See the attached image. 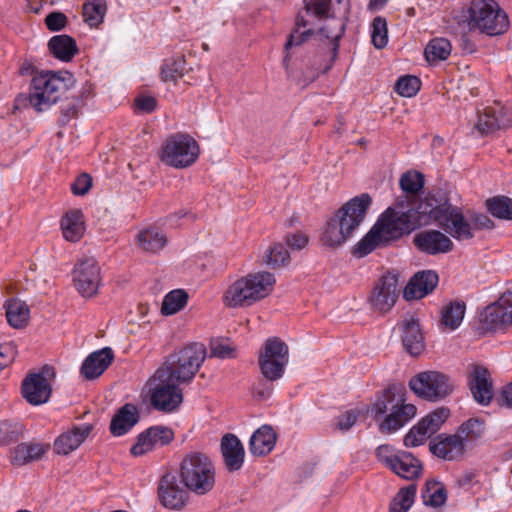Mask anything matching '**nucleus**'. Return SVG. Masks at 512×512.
Returning <instances> with one entry per match:
<instances>
[{
  "label": "nucleus",
  "instance_id": "nucleus-1",
  "mask_svg": "<svg viewBox=\"0 0 512 512\" xmlns=\"http://www.w3.org/2000/svg\"><path fill=\"white\" fill-rule=\"evenodd\" d=\"M439 194V197L429 194L419 201H409L407 196L403 198L416 222V229L433 221L459 241L470 237L469 227L463 222L460 209L452 206L443 193Z\"/></svg>",
  "mask_w": 512,
  "mask_h": 512
},
{
  "label": "nucleus",
  "instance_id": "nucleus-2",
  "mask_svg": "<svg viewBox=\"0 0 512 512\" xmlns=\"http://www.w3.org/2000/svg\"><path fill=\"white\" fill-rule=\"evenodd\" d=\"M415 220L409 214L407 205L402 198H398L393 206L388 207L378 218L372 229L361 239L354 254L364 257L380 245H388L404 235L416 230Z\"/></svg>",
  "mask_w": 512,
  "mask_h": 512
},
{
  "label": "nucleus",
  "instance_id": "nucleus-3",
  "mask_svg": "<svg viewBox=\"0 0 512 512\" xmlns=\"http://www.w3.org/2000/svg\"><path fill=\"white\" fill-rule=\"evenodd\" d=\"M371 203L372 199L367 193L346 202L328 222L322 241L330 247L342 245L363 222Z\"/></svg>",
  "mask_w": 512,
  "mask_h": 512
},
{
  "label": "nucleus",
  "instance_id": "nucleus-4",
  "mask_svg": "<svg viewBox=\"0 0 512 512\" xmlns=\"http://www.w3.org/2000/svg\"><path fill=\"white\" fill-rule=\"evenodd\" d=\"M205 358V346L190 343L170 353L156 371L180 385H186L193 381Z\"/></svg>",
  "mask_w": 512,
  "mask_h": 512
},
{
  "label": "nucleus",
  "instance_id": "nucleus-5",
  "mask_svg": "<svg viewBox=\"0 0 512 512\" xmlns=\"http://www.w3.org/2000/svg\"><path fill=\"white\" fill-rule=\"evenodd\" d=\"M68 89L66 79L54 72H42L35 75L31 83L29 95L20 94L14 101V110L31 106L37 112L50 108Z\"/></svg>",
  "mask_w": 512,
  "mask_h": 512
},
{
  "label": "nucleus",
  "instance_id": "nucleus-6",
  "mask_svg": "<svg viewBox=\"0 0 512 512\" xmlns=\"http://www.w3.org/2000/svg\"><path fill=\"white\" fill-rule=\"evenodd\" d=\"M276 280L272 273H250L232 283L224 293V303L228 307H245L268 296Z\"/></svg>",
  "mask_w": 512,
  "mask_h": 512
},
{
  "label": "nucleus",
  "instance_id": "nucleus-7",
  "mask_svg": "<svg viewBox=\"0 0 512 512\" xmlns=\"http://www.w3.org/2000/svg\"><path fill=\"white\" fill-rule=\"evenodd\" d=\"M416 407L405 403L402 395L396 394L395 388H388L371 407L374 419L387 414L379 425L382 433H392L403 427L416 415Z\"/></svg>",
  "mask_w": 512,
  "mask_h": 512
},
{
  "label": "nucleus",
  "instance_id": "nucleus-8",
  "mask_svg": "<svg viewBox=\"0 0 512 512\" xmlns=\"http://www.w3.org/2000/svg\"><path fill=\"white\" fill-rule=\"evenodd\" d=\"M180 477L187 489L197 495H205L215 485V468L204 453L192 451L186 454L180 465Z\"/></svg>",
  "mask_w": 512,
  "mask_h": 512
},
{
  "label": "nucleus",
  "instance_id": "nucleus-9",
  "mask_svg": "<svg viewBox=\"0 0 512 512\" xmlns=\"http://www.w3.org/2000/svg\"><path fill=\"white\" fill-rule=\"evenodd\" d=\"M466 17L470 28L488 36L501 35L509 27L507 14L494 0H473Z\"/></svg>",
  "mask_w": 512,
  "mask_h": 512
},
{
  "label": "nucleus",
  "instance_id": "nucleus-10",
  "mask_svg": "<svg viewBox=\"0 0 512 512\" xmlns=\"http://www.w3.org/2000/svg\"><path fill=\"white\" fill-rule=\"evenodd\" d=\"M200 147L198 142L187 133H175L163 142L160 160L175 169H185L192 166L198 159Z\"/></svg>",
  "mask_w": 512,
  "mask_h": 512
},
{
  "label": "nucleus",
  "instance_id": "nucleus-11",
  "mask_svg": "<svg viewBox=\"0 0 512 512\" xmlns=\"http://www.w3.org/2000/svg\"><path fill=\"white\" fill-rule=\"evenodd\" d=\"M304 3L305 19L314 22V26L326 21L325 25L317 29V33L330 41L333 45V57H335L345 27L341 20L334 18L332 0H304Z\"/></svg>",
  "mask_w": 512,
  "mask_h": 512
},
{
  "label": "nucleus",
  "instance_id": "nucleus-12",
  "mask_svg": "<svg viewBox=\"0 0 512 512\" xmlns=\"http://www.w3.org/2000/svg\"><path fill=\"white\" fill-rule=\"evenodd\" d=\"M179 386L180 384L155 371L146 383L151 405L164 412H172L177 409L183 401V394Z\"/></svg>",
  "mask_w": 512,
  "mask_h": 512
},
{
  "label": "nucleus",
  "instance_id": "nucleus-13",
  "mask_svg": "<svg viewBox=\"0 0 512 512\" xmlns=\"http://www.w3.org/2000/svg\"><path fill=\"white\" fill-rule=\"evenodd\" d=\"M409 387L420 398L428 401H439L453 391L449 377L439 371H423L409 381Z\"/></svg>",
  "mask_w": 512,
  "mask_h": 512
},
{
  "label": "nucleus",
  "instance_id": "nucleus-14",
  "mask_svg": "<svg viewBox=\"0 0 512 512\" xmlns=\"http://www.w3.org/2000/svg\"><path fill=\"white\" fill-rule=\"evenodd\" d=\"M288 346L281 339L269 338L259 354V366L262 375L270 381L280 379L288 364Z\"/></svg>",
  "mask_w": 512,
  "mask_h": 512
},
{
  "label": "nucleus",
  "instance_id": "nucleus-15",
  "mask_svg": "<svg viewBox=\"0 0 512 512\" xmlns=\"http://www.w3.org/2000/svg\"><path fill=\"white\" fill-rule=\"evenodd\" d=\"M398 296V275L387 273L375 283L368 301L373 311L385 314L393 308Z\"/></svg>",
  "mask_w": 512,
  "mask_h": 512
},
{
  "label": "nucleus",
  "instance_id": "nucleus-16",
  "mask_svg": "<svg viewBox=\"0 0 512 512\" xmlns=\"http://www.w3.org/2000/svg\"><path fill=\"white\" fill-rule=\"evenodd\" d=\"M55 377L54 369L44 366L39 373L30 374L22 383V395L32 405L47 402L51 395V380Z\"/></svg>",
  "mask_w": 512,
  "mask_h": 512
},
{
  "label": "nucleus",
  "instance_id": "nucleus-17",
  "mask_svg": "<svg viewBox=\"0 0 512 512\" xmlns=\"http://www.w3.org/2000/svg\"><path fill=\"white\" fill-rule=\"evenodd\" d=\"M76 289L84 297L94 296L101 283L100 267L93 257L79 260L73 271Z\"/></svg>",
  "mask_w": 512,
  "mask_h": 512
},
{
  "label": "nucleus",
  "instance_id": "nucleus-18",
  "mask_svg": "<svg viewBox=\"0 0 512 512\" xmlns=\"http://www.w3.org/2000/svg\"><path fill=\"white\" fill-rule=\"evenodd\" d=\"M449 416V410L438 408L422 418L404 437L406 447L423 444L427 438L435 434Z\"/></svg>",
  "mask_w": 512,
  "mask_h": 512
},
{
  "label": "nucleus",
  "instance_id": "nucleus-19",
  "mask_svg": "<svg viewBox=\"0 0 512 512\" xmlns=\"http://www.w3.org/2000/svg\"><path fill=\"white\" fill-rule=\"evenodd\" d=\"M174 439V432L164 426H152L137 437L136 443L130 452L134 456H142L146 453L169 444Z\"/></svg>",
  "mask_w": 512,
  "mask_h": 512
},
{
  "label": "nucleus",
  "instance_id": "nucleus-20",
  "mask_svg": "<svg viewBox=\"0 0 512 512\" xmlns=\"http://www.w3.org/2000/svg\"><path fill=\"white\" fill-rule=\"evenodd\" d=\"M314 22L305 19L304 14H298L295 22V29L288 36L284 45L283 66L286 71L289 70L291 57L296 53V49L305 43L311 36L318 34L314 28Z\"/></svg>",
  "mask_w": 512,
  "mask_h": 512
},
{
  "label": "nucleus",
  "instance_id": "nucleus-21",
  "mask_svg": "<svg viewBox=\"0 0 512 512\" xmlns=\"http://www.w3.org/2000/svg\"><path fill=\"white\" fill-rule=\"evenodd\" d=\"M482 317L491 329L512 325V291H506L497 302L487 306Z\"/></svg>",
  "mask_w": 512,
  "mask_h": 512
},
{
  "label": "nucleus",
  "instance_id": "nucleus-22",
  "mask_svg": "<svg viewBox=\"0 0 512 512\" xmlns=\"http://www.w3.org/2000/svg\"><path fill=\"white\" fill-rule=\"evenodd\" d=\"M158 496L164 507L179 510L185 505L187 492L179 485L174 474L167 473L160 479Z\"/></svg>",
  "mask_w": 512,
  "mask_h": 512
},
{
  "label": "nucleus",
  "instance_id": "nucleus-23",
  "mask_svg": "<svg viewBox=\"0 0 512 512\" xmlns=\"http://www.w3.org/2000/svg\"><path fill=\"white\" fill-rule=\"evenodd\" d=\"M430 452L445 461L460 458L466 448L463 441L456 435L439 434L429 444Z\"/></svg>",
  "mask_w": 512,
  "mask_h": 512
},
{
  "label": "nucleus",
  "instance_id": "nucleus-24",
  "mask_svg": "<svg viewBox=\"0 0 512 512\" xmlns=\"http://www.w3.org/2000/svg\"><path fill=\"white\" fill-rule=\"evenodd\" d=\"M414 245L430 255L447 253L453 249L451 239L438 230L422 231L414 236Z\"/></svg>",
  "mask_w": 512,
  "mask_h": 512
},
{
  "label": "nucleus",
  "instance_id": "nucleus-25",
  "mask_svg": "<svg viewBox=\"0 0 512 512\" xmlns=\"http://www.w3.org/2000/svg\"><path fill=\"white\" fill-rule=\"evenodd\" d=\"M468 384L474 400L481 405H488L493 398V385L488 370L474 366L469 375Z\"/></svg>",
  "mask_w": 512,
  "mask_h": 512
},
{
  "label": "nucleus",
  "instance_id": "nucleus-26",
  "mask_svg": "<svg viewBox=\"0 0 512 512\" xmlns=\"http://www.w3.org/2000/svg\"><path fill=\"white\" fill-rule=\"evenodd\" d=\"M402 332V342L405 349L412 356L420 355L424 348V336L418 319L414 316L405 317L399 324Z\"/></svg>",
  "mask_w": 512,
  "mask_h": 512
},
{
  "label": "nucleus",
  "instance_id": "nucleus-27",
  "mask_svg": "<svg viewBox=\"0 0 512 512\" xmlns=\"http://www.w3.org/2000/svg\"><path fill=\"white\" fill-rule=\"evenodd\" d=\"M439 281L435 271L425 270L416 273L404 289L406 300L421 299L431 293Z\"/></svg>",
  "mask_w": 512,
  "mask_h": 512
},
{
  "label": "nucleus",
  "instance_id": "nucleus-28",
  "mask_svg": "<svg viewBox=\"0 0 512 512\" xmlns=\"http://www.w3.org/2000/svg\"><path fill=\"white\" fill-rule=\"evenodd\" d=\"M221 454L225 468L229 472L238 471L243 466L245 450L236 435L226 434L222 437Z\"/></svg>",
  "mask_w": 512,
  "mask_h": 512
},
{
  "label": "nucleus",
  "instance_id": "nucleus-29",
  "mask_svg": "<svg viewBox=\"0 0 512 512\" xmlns=\"http://www.w3.org/2000/svg\"><path fill=\"white\" fill-rule=\"evenodd\" d=\"M113 359L114 353L109 347L95 351L84 360L81 366V374L85 379H96L103 374Z\"/></svg>",
  "mask_w": 512,
  "mask_h": 512
},
{
  "label": "nucleus",
  "instance_id": "nucleus-30",
  "mask_svg": "<svg viewBox=\"0 0 512 512\" xmlns=\"http://www.w3.org/2000/svg\"><path fill=\"white\" fill-rule=\"evenodd\" d=\"M91 430V425L83 424L75 427L71 431L63 433L55 440L54 451L57 454L68 455L81 445V443L88 437Z\"/></svg>",
  "mask_w": 512,
  "mask_h": 512
},
{
  "label": "nucleus",
  "instance_id": "nucleus-31",
  "mask_svg": "<svg viewBox=\"0 0 512 512\" xmlns=\"http://www.w3.org/2000/svg\"><path fill=\"white\" fill-rule=\"evenodd\" d=\"M512 127V110L504 107L486 108L478 115L474 128H510Z\"/></svg>",
  "mask_w": 512,
  "mask_h": 512
},
{
  "label": "nucleus",
  "instance_id": "nucleus-32",
  "mask_svg": "<svg viewBox=\"0 0 512 512\" xmlns=\"http://www.w3.org/2000/svg\"><path fill=\"white\" fill-rule=\"evenodd\" d=\"M139 418L137 408L132 404H125L112 418L110 431L114 436H122L138 423Z\"/></svg>",
  "mask_w": 512,
  "mask_h": 512
},
{
  "label": "nucleus",
  "instance_id": "nucleus-33",
  "mask_svg": "<svg viewBox=\"0 0 512 512\" xmlns=\"http://www.w3.org/2000/svg\"><path fill=\"white\" fill-rule=\"evenodd\" d=\"M276 444V433L269 425L258 428L251 436L249 450L253 455L265 456L269 454Z\"/></svg>",
  "mask_w": 512,
  "mask_h": 512
},
{
  "label": "nucleus",
  "instance_id": "nucleus-34",
  "mask_svg": "<svg viewBox=\"0 0 512 512\" xmlns=\"http://www.w3.org/2000/svg\"><path fill=\"white\" fill-rule=\"evenodd\" d=\"M389 469L406 480H413L421 475L422 466L411 453L399 451L398 458Z\"/></svg>",
  "mask_w": 512,
  "mask_h": 512
},
{
  "label": "nucleus",
  "instance_id": "nucleus-35",
  "mask_svg": "<svg viewBox=\"0 0 512 512\" xmlns=\"http://www.w3.org/2000/svg\"><path fill=\"white\" fill-rule=\"evenodd\" d=\"M48 48L55 58L63 62L71 61L78 52L76 41L66 34L53 36L48 42Z\"/></svg>",
  "mask_w": 512,
  "mask_h": 512
},
{
  "label": "nucleus",
  "instance_id": "nucleus-36",
  "mask_svg": "<svg viewBox=\"0 0 512 512\" xmlns=\"http://www.w3.org/2000/svg\"><path fill=\"white\" fill-rule=\"evenodd\" d=\"M47 447L37 442H23L12 451V462L16 465H25L37 461L45 454Z\"/></svg>",
  "mask_w": 512,
  "mask_h": 512
},
{
  "label": "nucleus",
  "instance_id": "nucleus-37",
  "mask_svg": "<svg viewBox=\"0 0 512 512\" xmlns=\"http://www.w3.org/2000/svg\"><path fill=\"white\" fill-rule=\"evenodd\" d=\"M61 229L66 240L77 242L84 234L83 214L80 210H71L61 220Z\"/></svg>",
  "mask_w": 512,
  "mask_h": 512
},
{
  "label": "nucleus",
  "instance_id": "nucleus-38",
  "mask_svg": "<svg viewBox=\"0 0 512 512\" xmlns=\"http://www.w3.org/2000/svg\"><path fill=\"white\" fill-rule=\"evenodd\" d=\"M4 307L7 321L12 327L20 329L27 325L30 310L25 302L18 299H9Z\"/></svg>",
  "mask_w": 512,
  "mask_h": 512
},
{
  "label": "nucleus",
  "instance_id": "nucleus-39",
  "mask_svg": "<svg viewBox=\"0 0 512 512\" xmlns=\"http://www.w3.org/2000/svg\"><path fill=\"white\" fill-rule=\"evenodd\" d=\"M484 430L483 421L471 418L459 426L456 435L463 441L464 447L469 448L482 437Z\"/></svg>",
  "mask_w": 512,
  "mask_h": 512
},
{
  "label": "nucleus",
  "instance_id": "nucleus-40",
  "mask_svg": "<svg viewBox=\"0 0 512 512\" xmlns=\"http://www.w3.org/2000/svg\"><path fill=\"white\" fill-rule=\"evenodd\" d=\"M141 249L147 252H158L166 245V236L157 228L150 227L142 230L137 236Z\"/></svg>",
  "mask_w": 512,
  "mask_h": 512
},
{
  "label": "nucleus",
  "instance_id": "nucleus-41",
  "mask_svg": "<svg viewBox=\"0 0 512 512\" xmlns=\"http://www.w3.org/2000/svg\"><path fill=\"white\" fill-rule=\"evenodd\" d=\"M106 0H87L83 5V18L90 27H97L106 14Z\"/></svg>",
  "mask_w": 512,
  "mask_h": 512
},
{
  "label": "nucleus",
  "instance_id": "nucleus-42",
  "mask_svg": "<svg viewBox=\"0 0 512 512\" xmlns=\"http://www.w3.org/2000/svg\"><path fill=\"white\" fill-rule=\"evenodd\" d=\"M451 53L450 41L445 38L432 39L426 46L424 55L428 62L446 60Z\"/></svg>",
  "mask_w": 512,
  "mask_h": 512
},
{
  "label": "nucleus",
  "instance_id": "nucleus-43",
  "mask_svg": "<svg viewBox=\"0 0 512 512\" xmlns=\"http://www.w3.org/2000/svg\"><path fill=\"white\" fill-rule=\"evenodd\" d=\"M186 61L183 56L169 58L161 67V79L164 82H174L184 76Z\"/></svg>",
  "mask_w": 512,
  "mask_h": 512
},
{
  "label": "nucleus",
  "instance_id": "nucleus-44",
  "mask_svg": "<svg viewBox=\"0 0 512 512\" xmlns=\"http://www.w3.org/2000/svg\"><path fill=\"white\" fill-rule=\"evenodd\" d=\"M188 294L177 289L169 292L163 299L161 313L164 315H173L184 308L187 304Z\"/></svg>",
  "mask_w": 512,
  "mask_h": 512
},
{
  "label": "nucleus",
  "instance_id": "nucleus-45",
  "mask_svg": "<svg viewBox=\"0 0 512 512\" xmlns=\"http://www.w3.org/2000/svg\"><path fill=\"white\" fill-rule=\"evenodd\" d=\"M488 211L496 218L512 220V199L506 196H496L486 200Z\"/></svg>",
  "mask_w": 512,
  "mask_h": 512
},
{
  "label": "nucleus",
  "instance_id": "nucleus-46",
  "mask_svg": "<svg viewBox=\"0 0 512 512\" xmlns=\"http://www.w3.org/2000/svg\"><path fill=\"white\" fill-rule=\"evenodd\" d=\"M447 494L444 487L436 481H427L422 490V499L425 505L440 507L446 501Z\"/></svg>",
  "mask_w": 512,
  "mask_h": 512
},
{
  "label": "nucleus",
  "instance_id": "nucleus-47",
  "mask_svg": "<svg viewBox=\"0 0 512 512\" xmlns=\"http://www.w3.org/2000/svg\"><path fill=\"white\" fill-rule=\"evenodd\" d=\"M465 308L463 302L455 301L450 303L442 312V323L451 330L456 329L464 318Z\"/></svg>",
  "mask_w": 512,
  "mask_h": 512
},
{
  "label": "nucleus",
  "instance_id": "nucleus-48",
  "mask_svg": "<svg viewBox=\"0 0 512 512\" xmlns=\"http://www.w3.org/2000/svg\"><path fill=\"white\" fill-rule=\"evenodd\" d=\"M415 495L414 484L400 489L390 504V512H407L414 502Z\"/></svg>",
  "mask_w": 512,
  "mask_h": 512
},
{
  "label": "nucleus",
  "instance_id": "nucleus-49",
  "mask_svg": "<svg viewBox=\"0 0 512 512\" xmlns=\"http://www.w3.org/2000/svg\"><path fill=\"white\" fill-rule=\"evenodd\" d=\"M289 260V253L282 244H274L269 247L263 257V262L272 268L284 266L289 262Z\"/></svg>",
  "mask_w": 512,
  "mask_h": 512
},
{
  "label": "nucleus",
  "instance_id": "nucleus-50",
  "mask_svg": "<svg viewBox=\"0 0 512 512\" xmlns=\"http://www.w3.org/2000/svg\"><path fill=\"white\" fill-rule=\"evenodd\" d=\"M399 184L404 192L415 195L422 189L424 178L419 172L408 171L401 176Z\"/></svg>",
  "mask_w": 512,
  "mask_h": 512
},
{
  "label": "nucleus",
  "instance_id": "nucleus-51",
  "mask_svg": "<svg viewBox=\"0 0 512 512\" xmlns=\"http://www.w3.org/2000/svg\"><path fill=\"white\" fill-rule=\"evenodd\" d=\"M372 43L377 49H382L388 42L387 22L384 18L375 17L372 22Z\"/></svg>",
  "mask_w": 512,
  "mask_h": 512
},
{
  "label": "nucleus",
  "instance_id": "nucleus-52",
  "mask_svg": "<svg viewBox=\"0 0 512 512\" xmlns=\"http://www.w3.org/2000/svg\"><path fill=\"white\" fill-rule=\"evenodd\" d=\"M419 78L412 75L402 76L395 84L396 92L403 97H413L420 90Z\"/></svg>",
  "mask_w": 512,
  "mask_h": 512
},
{
  "label": "nucleus",
  "instance_id": "nucleus-53",
  "mask_svg": "<svg viewBox=\"0 0 512 512\" xmlns=\"http://www.w3.org/2000/svg\"><path fill=\"white\" fill-rule=\"evenodd\" d=\"M22 426L16 422L0 421V446L8 445L19 439Z\"/></svg>",
  "mask_w": 512,
  "mask_h": 512
},
{
  "label": "nucleus",
  "instance_id": "nucleus-54",
  "mask_svg": "<svg viewBox=\"0 0 512 512\" xmlns=\"http://www.w3.org/2000/svg\"><path fill=\"white\" fill-rule=\"evenodd\" d=\"M463 222L469 227L468 230L471 234L470 237L465 238L464 240H469L473 238L475 230L491 229L493 227L492 220L487 215L484 214L473 213L469 217V220H466L463 217Z\"/></svg>",
  "mask_w": 512,
  "mask_h": 512
},
{
  "label": "nucleus",
  "instance_id": "nucleus-55",
  "mask_svg": "<svg viewBox=\"0 0 512 512\" xmlns=\"http://www.w3.org/2000/svg\"><path fill=\"white\" fill-rule=\"evenodd\" d=\"M398 455L399 451L395 450L393 446L388 444L380 445L376 449V457L378 461L387 468H390L393 465V462L396 461Z\"/></svg>",
  "mask_w": 512,
  "mask_h": 512
},
{
  "label": "nucleus",
  "instance_id": "nucleus-56",
  "mask_svg": "<svg viewBox=\"0 0 512 512\" xmlns=\"http://www.w3.org/2000/svg\"><path fill=\"white\" fill-rule=\"evenodd\" d=\"M359 413L356 410H348L335 418V426L341 432H346L352 428L358 419Z\"/></svg>",
  "mask_w": 512,
  "mask_h": 512
},
{
  "label": "nucleus",
  "instance_id": "nucleus-57",
  "mask_svg": "<svg viewBox=\"0 0 512 512\" xmlns=\"http://www.w3.org/2000/svg\"><path fill=\"white\" fill-rule=\"evenodd\" d=\"M211 355L219 358H232L234 349L224 340H212L210 344Z\"/></svg>",
  "mask_w": 512,
  "mask_h": 512
},
{
  "label": "nucleus",
  "instance_id": "nucleus-58",
  "mask_svg": "<svg viewBox=\"0 0 512 512\" xmlns=\"http://www.w3.org/2000/svg\"><path fill=\"white\" fill-rule=\"evenodd\" d=\"M16 355L17 349L14 343L0 345V372L14 361Z\"/></svg>",
  "mask_w": 512,
  "mask_h": 512
},
{
  "label": "nucleus",
  "instance_id": "nucleus-59",
  "mask_svg": "<svg viewBox=\"0 0 512 512\" xmlns=\"http://www.w3.org/2000/svg\"><path fill=\"white\" fill-rule=\"evenodd\" d=\"M68 19L62 12H51L45 17V24L50 31H59L67 25Z\"/></svg>",
  "mask_w": 512,
  "mask_h": 512
},
{
  "label": "nucleus",
  "instance_id": "nucleus-60",
  "mask_svg": "<svg viewBox=\"0 0 512 512\" xmlns=\"http://www.w3.org/2000/svg\"><path fill=\"white\" fill-rule=\"evenodd\" d=\"M92 186V178L84 173L78 176L71 184V190L75 195H85Z\"/></svg>",
  "mask_w": 512,
  "mask_h": 512
},
{
  "label": "nucleus",
  "instance_id": "nucleus-61",
  "mask_svg": "<svg viewBox=\"0 0 512 512\" xmlns=\"http://www.w3.org/2000/svg\"><path fill=\"white\" fill-rule=\"evenodd\" d=\"M156 99L152 96L140 95L134 101V106L139 113H150L156 107Z\"/></svg>",
  "mask_w": 512,
  "mask_h": 512
},
{
  "label": "nucleus",
  "instance_id": "nucleus-62",
  "mask_svg": "<svg viewBox=\"0 0 512 512\" xmlns=\"http://www.w3.org/2000/svg\"><path fill=\"white\" fill-rule=\"evenodd\" d=\"M78 117V110L74 105H69L67 108L62 110L61 116L59 117V124L61 126L72 125L70 121Z\"/></svg>",
  "mask_w": 512,
  "mask_h": 512
},
{
  "label": "nucleus",
  "instance_id": "nucleus-63",
  "mask_svg": "<svg viewBox=\"0 0 512 512\" xmlns=\"http://www.w3.org/2000/svg\"><path fill=\"white\" fill-rule=\"evenodd\" d=\"M307 242V237L301 233H294L287 236V244L293 249L300 250L306 246Z\"/></svg>",
  "mask_w": 512,
  "mask_h": 512
},
{
  "label": "nucleus",
  "instance_id": "nucleus-64",
  "mask_svg": "<svg viewBox=\"0 0 512 512\" xmlns=\"http://www.w3.org/2000/svg\"><path fill=\"white\" fill-rule=\"evenodd\" d=\"M499 402L501 405L512 408V381L503 387Z\"/></svg>",
  "mask_w": 512,
  "mask_h": 512
}]
</instances>
